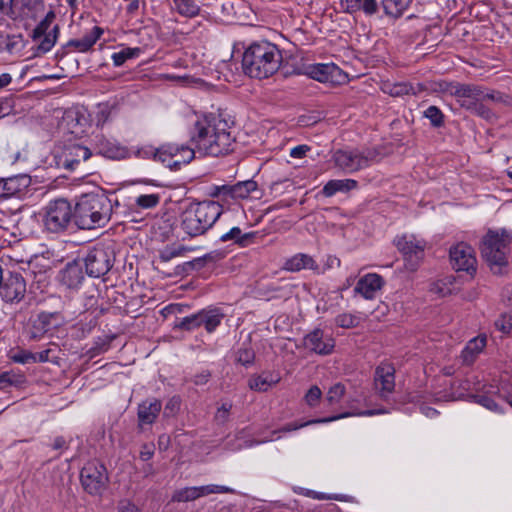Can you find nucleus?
<instances>
[{"label": "nucleus", "mask_w": 512, "mask_h": 512, "mask_svg": "<svg viewBox=\"0 0 512 512\" xmlns=\"http://www.w3.org/2000/svg\"><path fill=\"white\" fill-rule=\"evenodd\" d=\"M189 137L198 152L213 157L227 155L235 145L231 127L220 115L197 117L189 129Z\"/></svg>", "instance_id": "nucleus-1"}, {"label": "nucleus", "mask_w": 512, "mask_h": 512, "mask_svg": "<svg viewBox=\"0 0 512 512\" xmlns=\"http://www.w3.org/2000/svg\"><path fill=\"white\" fill-rule=\"evenodd\" d=\"M278 47L268 41L252 43L244 52L242 67L252 78H268L278 71L282 63Z\"/></svg>", "instance_id": "nucleus-2"}, {"label": "nucleus", "mask_w": 512, "mask_h": 512, "mask_svg": "<svg viewBox=\"0 0 512 512\" xmlns=\"http://www.w3.org/2000/svg\"><path fill=\"white\" fill-rule=\"evenodd\" d=\"M111 200L98 193L81 195L73 210V220L80 229H96L105 226L111 219Z\"/></svg>", "instance_id": "nucleus-3"}, {"label": "nucleus", "mask_w": 512, "mask_h": 512, "mask_svg": "<svg viewBox=\"0 0 512 512\" xmlns=\"http://www.w3.org/2000/svg\"><path fill=\"white\" fill-rule=\"evenodd\" d=\"M222 206L215 201L192 203L180 214V228L190 238L205 234L219 219Z\"/></svg>", "instance_id": "nucleus-4"}, {"label": "nucleus", "mask_w": 512, "mask_h": 512, "mask_svg": "<svg viewBox=\"0 0 512 512\" xmlns=\"http://www.w3.org/2000/svg\"><path fill=\"white\" fill-rule=\"evenodd\" d=\"M512 243V233L506 230H490L481 243V254L494 273H500L508 263L509 246Z\"/></svg>", "instance_id": "nucleus-5"}, {"label": "nucleus", "mask_w": 512, "mask_h": 512, "mask_svg": "<svg viewBox=\"0 0 512 512\" xmlns=\"http://www.w3.org/2000/svg\"><path fill=\"white\" fill-rule=\"evenodd\" d=\"M449 92L457 103L467 111L487 120L496 119V114L483 103L482 86L475 84H450Z\"/></svg>", "instance_id": "nucleus-6"}, {"label": "nucleus", "mask_w": 512, "mask_h": 512, "mask_svg": "<svg viewBox=\"0 0 512 512\" xmlns=\"http://www.w3.org/2000/svg\"><path fill=\"white\" fill-rule=\"evenodd\" d=\"M379 152L376 148L364 150H337L333 153L332 159L335 166L345 173H354L369 167L378 160Z\"/></svg>", "instance_id": "nucleus-7"}, {"label": "nucleus", "mask_w": 512, "mask_h": 512, "mask_svg": "<svg viewBox=\"0 0 512 512\" xmlns=\"http://www.w3.org/2000/svg\"><path fill=\"white\" fill-rule=\"evenodd\" d=\"M72 219V207L66 199L50 201L44 208V226L52 233L66 230Z\"/></svg>", "instance_id": "nucleus-8"}, {"label": "nucleus", "mask_w": 512, "mask_h": 512, "mask_svg": "<svg viewBox=\"0 0 512 512\" xmlns=\"http://www.w3.org/2000/svg\"><path fill=\"white\" fill-rule=\"evenodd\" d=\"M83 489L90 495H100L106 489L109 477L106 467L98 461L85 464L80 473Z\"/></svg>", "instance_id": "nucleus-9"}, {"label": "nucleus", "mask_w": 512, "mask_h": 512, "mask_svg": "<svg viewBox=\"0 0 512 512\" xmlns=\"http://www.w3.org/2000/svg\"><path fill=\"white\" fill-rule=\"evenodd\" d=\"M113 265L112 251L104 246H95L88 251L84 258L86 273L98 278L105 275Z\"/></svg>", "instance_id": "nucleus-10"}, {"label": "nucleus", "mask_w": 512, "mask_h": 512, "mask_svg": "<svg viewBox=\"0 0 512 512\" xmlns=\"http://www.w3.org/2000/svg\"><path fill=\"white\" fill-rule=\"evenodd\" d=\"M394 242L398 250L404 255L408 268L415 270L423 258L426 242L413 234L399 236Z\"/></svg>", "instance_id": "nucleus-11"}, {"label": "nucleus", "mask_w": 512, "mask_h": 512, "mask_svg": "<svg viewBox=\"0 0 512 512\" xmlns=\"http://www.w3.org/2000/svg\"><path fill=\"white\" fill-rule=\"evenodd\" d=\"M306 74L316 81L333 85L343 84L348 80V75L334 63L308 65Z\"/></svg>", "instance_id": "nucleus-12"}, {"label": "nucleus", "mask_w": 512, "mask_h": 512, "mask_svg": "<svg viewBox=\"0 0 512 512\" xmlns=\"http://www.w3.org/2000/svg\"><path fill=\"white\" fill-rule=\"evenodd\" d=\"M62 317L58 312H41L30 320L28 337L30 340H39L47 332L55 329L61 323Z\"/></svg>", "instance_id": "nucleus-13"}, {"label": "nucleus", "mask_w": 512, "mask_h": 512, "mask_svg": "<svg viewBox=\"0 0 512 512\" xmlns=\"http://www.w3.org/2000/svg\"><path fill=\"white\" fill-rule=\"evenodd\" d=\"M378 413H382V411L365 410V411H360V412H346V413H343V414H340V415H337V416H332V417H328V418L311 420V421H307V422H303V423H288L285 426H283L281 429L272 431V433H271L272 435H271L270 438L263 439V440H260V441H256L254 444H261V443H266V442H269V441H273L275 439H279L280 438L279 434L281 432L296 431V430H298L300 428L306 427V426L311 425V424H315V423H328V422H332V421H335V420H338V419H341V418H345V417H349V416H373V415L378 414Z\"/></svg>", "instance_id": "nucleus-14"}, {"label": "nucleus", "mask_w": 512, "mask_h": 512, "mask_svg": "<svg viewBox=\"0 0 512 512\" xmlns=\"http://www.w3.org/2000/svg\"><path fill=\"white\" fill-rule=\"evenodd\" d=\"M450 260L457 271L473 273L476 270L474 250L466 243H458L450 249Z\"/></svg>", "instance_id": "nucleus-15"}, {"label": "nucleus", "mask_w": 512, "mask_h": 512, "mask_svg": "<svg viewBox=\"0 0 512 512\" xmlns=\"http://www.w3.org/2000/svg\"><path fill=\"white\" fill-rule=\"evenodd\" d=\"M214 493H235V490L223 485H204L198 487H186L175 491L172 496V501L187 502L196 500L202 496Z\"/></svg>", "instance_id": "nucleus-16"}, {"label": "nucleus", "mask_w": 512, "mask_h": 512, "mask_svg": "<svg viewBox=\"0 0 512 512\" xmlns=\"http://www.w3.org/2000/svg\"><path fill=\"white\" fill-rule=\"evenodd\" d=\"M0 295L6 302H19L26 293V282L21 274L10 273L2 279Z\"/></svg>", "instance_id": "nucleus-17"}, {"label": "nucleus", "mask_w": 512, "mask_h": 512, "mask_svg": "<svg viewBox=\"0 0 512 512\" xmlns=\"http://www.w3.org/2000/svg\"><path fill=\"white\" fill-rule=\"evenodd\" d=\"M374 385L382 398L388 397L395 388V368L390 363H381L375 370Z\"/></svg>", "instance_id": "nucleus-18"}, {"label": "nucleus", "mask_w": 512, "mask_h": 512, "mask_svg": "<svg viewBox=\"0 0 512 512\" xmlns=\"http://www.w3.org/2000/svg\"><path fill=\"white\" fill-rule=\"evenodd\" d=\"M304 346L311 352L319 355H328L332 353L335 347L334 339L325 334L320 329H315L311 333L305 336Z\"/></svg>", "instance_id": "nucleus-19"}, {"label": "nucleus", "mask_w": 512, "mask_h": 512, "mask_svg": "<svg viewBox=\"0 0 512 512\" xmlns=\"http://www.w3.org/2000/svg\"><path fill=\"white\" fill-rule=\"evenodd\" d=\"M257 188L258 185L254 180H246L234 185H223L217 187L215 195L222 200H225L228 197L232 199H245L248 198L252 192L256 191Z\"/></svg>", "instance_id": "nucleus-20"}, {"label": "nucleus", "mask_w": 512, "mask_h": 512, "mask_svg": "<svg viewBox=\"0 0 512 512\" xmlns=\"http://www.w3.org/2000/svg\"><path fill=\"white\" fill-rule=\"evenodd\" d=\"M94 148L98 154L109 159L120 160L129 156V151L125 146L104 136H96Z\"/></svg>", "instance_id": "nucleus-21"}, {"label": "nucleus", "mask_w": 512, "mask_h": 512, "mask_svg": "<svg viewBox=\"0 0 512 512\" xmlns=\"http://www.w3.org/2000/svg\"><path fill=\"white\" fill-rule=\"evenodd\" d=\"M384 285L383 278L376 273H368L361 277L355 288L354 292L361 295L366 300L376 298L377 293Z\"/></svg>", "instance_id": "nucleus-22"}, {"label": "nucleus", "mask_w": 512, "mask_h": 512, "mask_svg": "<svg viewBox=\"0 0 512 512\" xmlns=\"http://www.w3.org/2000/svg\"><path fill=\"white\" fill-rule=\"evenodd\" d=\"M104 30L99 26H93L80 39H71L67 42L68 47H73L76 51L85 53L92 49L95 43L101 38Z\"/></svg>", "instance_id": "nucleus-23"}, {"label": "nucleus", "mask_w": 512, "mask_h": 512, "mask_svg": "<svg viewBox=\"0 0 512 512\" xmlns=\"http://www.w3.org/2000/svg\"><path fill=\"white\" fill-rule=\"evenodd\" d=\"M161 408L162 404L157 399H148L139 404L137 413L139 425L142 427L143 425H150L154 423L161 411Z\"/></svg>", "instance_id": "nucleus-24"}, {"label": "nucleus", "mask_w": 512, "mask_h": 512, "mask_svg": "<svg viewBox=\"0 0 512 512\" xmlns=\"http://www.w3.org/2000/svg\"><path fill=\"white\" fill-rule=\"evenodd\" d=\"M83 266L80 262L68 263L60 272V281L68 288H77L84 280Z\"/></svg>", "instance_id": "nucleus-25"}, {"label": "nucleus", "mask_w": 512, "mask_h": 512, "mask_svg": "<svg viewBox=\"0 0 512 512\" xmlns=\"http://www.w3.org/2000/svg\"><path fill=\"white\" fill-rule=\"evenodd\" d=\"M487 343L486 335H478L471 339L461 352L462 362L471 365L477 356L483 351Z\"/></svg>", "instance_id": "nucleus-26"}, {"label": "nucleus", "mask_w": 512, "mask_h": 512, "mask_svg": "<svg viewBox=\"0 0 512 512\" xmlns=\"http://www.w3.org/2000/svg\"><path fill=\"white\" fill-rule=\"evenodd\" d=\"M284 268L291 272H298L302 269L315 270L318 265L310 255L298 253L286 260Z\"/></svg>", "instance_id": "nucleus-27"}, {"label": "nucleus", "mask_w": 512, "mask_h": 512, "mask_svg": "<svg viewBox=\"0 0 512 512\" xmlns=\"http://www.w3.org/2000/svg\"><path fill=\"white\" fill-rule=\"evenodd\" d=\"M358 182L354 179H333L328 181L322 188L325 197H332L338 192H349L357 188Z\"/></svg>", "instance_id": "nucleus-28"}, {"label": "nucleus", "mask_w": 512, "mask_h": 512, "mask_svg": "<svg viewBox=\"0 0 512 512\" xmlns=\"http://www.w3.org/2000/svg\"><path fill=\"white\" fill-rule=\"evenodd\" d=\"M68 154L64 160V166L68 169H74V165L80 161H86L92 155L89 148L79 144L71 145L68 149Z\"/></svg>", "instance_id": "nucleus-29"}, {"label": "nucleus", "mask_w": 512, "mask_h": 512, "mask_svg": "<svg viewBox=\"0 0 512 512\" xmlns=\"http://www.w3.org/2000/svg\"><path fill=\"white\" fill-rule=\"evenodd\" d=\"M172 9L182 17L194 18L200 14L197 0H172Z\"/></svg>", "instance_id": "nucleus-30"}, {"label": "nucleus", "mask_w": 512, "mask_h": 512, "mask_svg": "<svg viewBox=\"0 0 512 512\" xmlns=\"http://www.w3.org/2000/svg\"><path fill=\"white\" fill-rule=\"evenodd\" d=\"M201 325L205 327L207 332H213L222 322L224 314L217 308L204 309L200 311Z\"/></svg>", "instance_id": "nucleus-31"}, {"label": "nucleus", "mask_w": 512, "mask_h": 512, "mask_svg": "<svg viewBox=\"0 0 512 512\" xmlns=\"http://www.w3.org/2000/svg\"><path fill=\"white\" fill-rule=\"evenodd\" d=\"M143 53L140 47H123L119 52L111 55L115 67L123 66L128 60L137 59Z\"/></svg>", "instance_id": "nucleus-32"}, {"label": "nucleus", "mask_w": 512, "mask_h": 512, "mask_svg": "<svg viewBox=\"0 0 512 512\" xmlns=\"http://www.w3.org/2000/svg\"><path fill=\"white\" fill-rule=\"evenodd\" d=\"M255 233H242L239 227H233L228 232L221 235L220 240L222 242L233 241L236 244L244 247L247 246L254 238Z\"/></svg>", "instance_id": "nucleus-33"}, {"label": "nucleus", "mask_w": 512, "mask_h": 512, "mask_svg": "<svg viewBox=\"0 0 512 512\" xmlns=\"http://www.w3.org/2000/svg\"><path fill=\"white\" fill-rule=\"evenodd\" d=\"M412 0H382L386 15L398 18L408 9Z\"/></svg>", "instance_id": "nucleus-34"}, {"label": "nucleus", "mask_w": 512, "mask_h": 512, "mask_svg": "<svg viewBox=\"0 0 512 512\" xmlns=\"http://www.w3.org/2000/svg\"><path fill=\"white\" fill-rule=\"evenodd\" d=\"M278 381L279 378L273 379L269 374L252 375L248 380V386L251 390L265 392Z\"/></svg>", "instance_id": "nucleus-35"}, {"label": "nucleus", "mask_w": 512, "mask_h": 512, "mask_svg": "<svg viewBox=\"0 0 512 512\" xmlns=\"http://www.w3.org/2000/svg\"><path fill=\"white\" fill-rule=\"evenodd\" d=\"M195 157V147L181 145L178 154L173 156L170 164H166L172 169H179L182 165L190 163Z\"/></svg>", "instance_id": "nucleus-36"}, {"label": "nucleus", "mask_w": 512, "mask_h": 512, "mask_svg": "<svg viewBox=\"0 0 512 512\" xmlns=\"http://www.w3.org/2000/svg\"><path fill=\"white\" fill-rule=\"evenodd\" d=\"M59 29L58 26H54L51 32H46L41 38L36 39L35 41H39L35 55H42L49 52L55 45L57 39V33Z\"/></svg>", "instance_id": "nucleus-37"}, {"label": "nucleus", "mask_w": 512, "mask_h": 512, "mask_svg": "<svg viewBox=\"0 0 512 512\" xmlns=\"http://www.w3.org/2000/svg\"><path fill=\"white\" fill-rule=\"evenodd\" d=\"M22 37L20 35L0 34V50L14 53L20 49Z\"/></svg>", "instance_id": "nucleus-38"}, {"label": "nucleus", "mask_w": 512, "mask_h": 512, "mask_svg": "<svg viewBox=\"0 0 512 512\" xmlns=\"http://www.w3.org/2000/svg\"><path fill=\"white\" fill-rule=\"evenodd\" d=\"M454 279L451 276L437 280L431 285V291L438 296L445 297L453 292Z\"/></svg>", "instance_id": "nucleus-39"}, {"label": "nucleus", "mask_w": 512, "mask_h": 512, "mask_svg": "<svg viewBox=\"0 0 512 512\" xmlns=\"http://www.w3.org/2000/svg\"><path fill=\"white\" fill-rule=\"evenodd\" d=\"M160 202L159 194H141L135 198V207L138 210L151 209Z\"/></svg>", "instance_id": "nucleus-40"}, {"label": "nucleus", "mask_w": 512, "mask_h": 512, "mask_svg": "<svg viewBox=\"0 0 512 512\" xmlns=\"http://www.w3.org/2000/svg\"><path fill=\"white\" fill-rule=\"evenodd\" d=\"M181 145L178 144H165L159 147L158 161L163 164H170L173 156L178 154Z\"/></svg>", "instance_id": "nucleus-41"}, {"label": "nucleus", "mask_w": 512, "mask_h": 512, "mask_svg": "<svg viewBox=\"0 0 512 512\" xmlns=\"http://www.w3.org/2000/svg\"><path fill=\"white\" fill-rule=\"evenodd\" d=\"M482 95L483 102L485 100H490L495 103H503L505 105H510L512 103V98L500 91L485 89L482 86Z\"/></svg>", "instance_id": "nucleus-42"}, {"label": "nucleus", "mask_w": 512, "mask_h": 512, "mask_svg": "<svg viewBox=\"0 0 512 512\" xmlns=\"http://www.w3.org/2000/svg\"><path fill=\"white\" fill-rule=\"evenodd\" d=\"M346 393L344 384L338 382L332 385L326 394V400L330 405L338 404Z\"/></svg>", "instance_id": "nucleus-43"}, {"label": "nucleus", "mask_w": 512, "mask_h": 512, "mask_svg": "<svg viewBox=\"0 0 512 512\" xmlns=\"http://www.w3.org/2000/svg\"><path fill=\"white\" fill-rule=\"evenodd\" d=\"M58 347L56 344H49V346L37 353H34L35 356V363H45L49 361H54L58 358Z\"/></svg>", "instance_id": "nucleus-44"}, {"label": "nucleus", "mask_w": 512, "mask_h": 512, "mask_svg": "<svg viewBox=\"0 0 512 512\" xmlns=\"http://www.w3.org/2000/svg\"><path fill=\"white\" fill-rule=\"evenodd\" d=\"M335 323L341 328H353L360 323V317L352 313H342L336 316Z\"/></svg>", "instance_id": "nucleus-45"}, {"label": "nucleus", "mask_w": 512, "mask_h": 512, "mask_svg": "<svg viewBox=\"0 0 512 512\" xmlns=\"http://www.w3.org/2000/svg\"><path fill=\"white\" fill-rule=\"evenodd\" d=\"M54 18H55V14L53 11H50L47 13L45 18L32 31L33 40L41 38L43 35H45V33L48 31L51 23L53 22Z\"/></svg>", "instance_id": "nucleus-46"}, {"label": "nucleus", "mask_w": 512, "mask_h": 512, "mask_svg": "<svg viewBox=\"0 0 512 512\" xmlns=\"http://www.w3.org/2000/svg\"><path fill=\"white\" fill-rule=\"evenodd\" d=\"M424 116L428 118L431 122V124L435 127H440L443 125V113L441 110L436 106H429L425 112Z\"/></svg>", "instance_id": "nucleus-47"}, {"label": "nucleus", "mask_w": 512, "mask_h": 512, "mask_svg": "<svg viewBox=\"0 0 512 512\" xmlns=\"http://www.w3.org/2000/svg\"><path fill=\"white\" fill-rule=\"evenodd\" d=\"M201 326L200 312L184 317L177 324V327L184 330H192Z\"/></svg>", "instance_id": "nucleus-48"}, {"label": "nucleus", "mask_w": 512, "mask_h": 512, "mask_svg": "<svg viewBox=\"0 0 512 512\" xmlns=\"http://www.w3.org/2000/svg\"><path fill=\"white\" fill-rule=\"evenodd\" d=\"M322 397V391L317 385H313L306 392L304 396V401L309 407H315L320 402Z\"/></svg>", "instance_id": "nucleus-49"}, {"label": "nucleus", "mask_w": 512, "mask_h": 512, "mask_svg": "<svg viewBox=\"0 0 512 512\" xmlns=\"http://www.w3.org/2000/svg\"><path fill=\"white\" fill-rule=\"evenodd\" d=\"M15 101L13 96H5L0 98V119L14 113Z\"/></svg>", "instance_id": "nucleus-50"}, {"label": "nucleus", "mask_w": 512, "mask_h": 512, "mask_svg": "<svg viewBox=\"0 0 512 512\" xmlns=\"http://www.w3.org/2000/svg\"><path fill=\"white\" fill-rule=\"evenodd\" d=\"M158 151L159 148H155L151 145H143L136 150L135 154L138 158L141 159L153 158L154 160L158 161Z\"/></svg>", "instance_id": "nucleus-51"}, {"label": "nucleus", "mask_w": 512, "mask_h": 512, "mask_svg": "<svg viewBox=\"0 0 512 512\" xmlns=\"http://www.w3.org/2000/svg\"><path fill=\"white\" fill-rule=\"evenodd\" d=\"M11 359L14 362L20 363V364L35 363L34 353L31 351H28V350H24V349L18 350L17 352H15L11 356Z\"/></svg>", "instance_id": "nucleus-52"}, {"label": "nucleus", "mask_w": 512, "mask_h": 512, "mask_svg": "<svg viewBox=\"0 0 512 512\" xmlns=\"http://www.w3.org/2000/svg\"><path fill=\"white\" fill-rule=\"evenodd\" d=\"M495 327L507 334L512 330V314H502L496 321Z\"/></svg>", "instance_id": "nucleus-53"}, {"label": "nucleus", "mask_w": 512, "mask_h": 512, "mask_svg": "<svg viewBox=\"0 0 512 512\" xmlns=\"http://www.w3.org/2000/svg\"><path fill=\"white\" fill-rule=\"evenodd\" d=\"M17 192V188L15 186V179H6L0 182V196L1 197H10L13 196Z\"/></svg>", "instance_id": "nucleus-54"}, {"label": "nucleus", "mask_w": 512, "mask_h": 512, "mask_svg": "<svg viewBox=\"0 0 512 512\" xmlns=\"http://www.w3.org/2000/svg\"><path fill=\"white\" fill-rule=\"evenodd\" d=\"M231 409H232L231 402L222 403L221 406L217 409V411L215 413V420L220 424L225 423L229 418Z\"/></svg>", "instance_id": "nucleus-55"}, {"label": "nucleus", "mask_w": 512, "mask_h": 512, "mask_svg": "<svg viewBox=\"0 0 512 512\" xmlns=\"http://www.w3.org/2000/svg\"><path fill=\"white\" fill-rule=\"evenodd\" d=\"M185 251L186 249L184 247H167L161 252L160 259L164 262H168L172 258L182 256Z\"/></svg>", "instance_id": "nucleus-56"}, {"label": "nucleus", "mask_w": 512, "mask_h": 512, "mask_svg": "<svg viewBox=\"0 0 512 512\" xmlns=\"http://www.w3.org/2000/svg\"><path fill=\"white\" fill-rule=\"evenodd\" d=\"M22 12L24 16H30L32 12L37 11L40 7H43V3L39 0H21Z\"/></svg>", "instance_id": "nucleus-57"}, {"label": "nucleus", "mask_w": 512, "mask_h": 512, "mask_svg": "<svg viewBox=\"0 0 512 512\" xmlns=\"http://www.w3.org/2000/svg\"><path fill=\"white\" fill-rule=\"evenodd\" d=\"M254 360V352L250 348H241L237 353V361L243 365H249Z\"/></svg>", "instance_id": "nucleus-58"}, {"label": "nucleus", "mask_w": 512, "mask_h": 512, "mask_svg": "<svg viewBox=\"0 0 512 512\" xmlns=\"http://www.w3.org/2000/svg\"><path fill=\"white\" fill-rule=\"evenodd\" d=\"M477 402L480 405H482L483 407H485L493 412H498V413L501 412L499 405L493 399H491L487 396H484V395L477 396Z\"/></svg>", "instance_id": "nucleus-59"}, {"label": "nucleus", "mask_w": 512, "mask_h": 512, "mask_svg": "<svg viewBox=\"0 0 512 512\" xmlns=\"http://www.w3.org/2000/svg\"><path fill=\"white\" fill-rule=\"evenodd\" d=\"M311 150V147L306 145V144H302V145H298V146H295L293 147L292 149H290V157L292 158H295V159H302L306 156L307 152H309Z\"/></svg>", "instance_id": "nucleus-60"}, {"label": "nucleus", "mask_w": 512, "mask_h": 512, "mask_svg": "<svg viewBox=\"0 0 512 512\" xmlns=\"http://www.w3.org/2000/svg\"><path fill=\"white\" fill-rule=\"evenodd\" d=\"M180 398L178 397H172L169 399V401L166 403L164 414L165 415H174L178 410L180 409Z\"/></svg>", "instance_id": "nucleus-61"}, {"label": "nucleus", "mask_w": 512, "mask_h": 512, "mask_svg": "<svg viewBox=\"0 0 512 512\" xmlns=\"http://www.w3.org/2000/svg\"><path fill=\"white\" fill-rule=\"evenodd\" d=\"M378 5L376 0H361L360 11L367 15H372L377 12Z\"/></svg>", "instance_id": "nucleus-62"}, {"label": "nucleus", "mask_w": 512, "mask_h": 512, "mask_svg": "<svg viewBox=\"0 0 512 512\" xmlns=\"http://www.w3.org/2000/svg\"><path fill=\"white\" fill-rule=\"evenodd\" d=\"M361 0H341V6L345 12L355 13L360 11Z\"/></svg>", "instance_id": "nucleus-63"}, {"label": "nucleus", "mask_w": 512, "mask_h": 512, "mask_svg": "<svg viewBox=\"0 0 512 512\" xmlns=\"http://www.w3.org/2000/svg\"><path fill=\"white\" fill-rule=\"evenodd\" d=\"M118 512H141V510L131 501L123 500L118 504Z\"/></svg>", "instance_id": "nucleus-64"}]
</instances>
